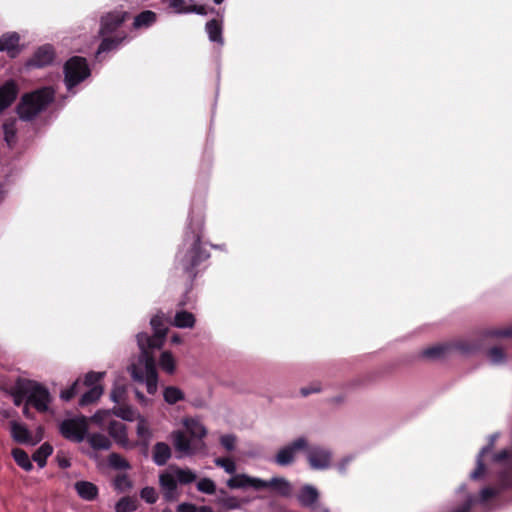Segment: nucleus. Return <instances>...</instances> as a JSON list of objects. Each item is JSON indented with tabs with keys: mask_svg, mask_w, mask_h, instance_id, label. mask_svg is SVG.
<instances>
[{
	"mask_svg": "<svg viewBox=\"0 0 512 512\" xmlns=\"http://www.w3.org/2000/svg\"><path fill=\"white\" fill-rule=\"evenodd\" d=\"M74 487L79 497L86 501H93L98 496V488L92 482L77 481Z\"/></svg>",
	"mask_w": 512,
	"mask_h": 512,
	"instance_id": "obj_22",
	"label": "nucleus"
},
{
	"mask_svg": "<svg viewBox=\"0 0 512 512\" xmlns=\"http://www.w3.org/2000/svg\"><path fill=\"white\" fill-rule=\"evenodd\" d=\"M471 506H472V503H471V501L468 500L465 503H463L460 507L453 510L452 512H470Z\"/></svg>",
	"mask_w": 512,
	"mask_h": 512,
	"instance_id": "obj_62",
	"label": "nucleus"
},
{
	"mask_svg": "<svg viewBox=\"0 0 512 512\" xmlns=\"http://www.w3.org/2000/svg\"><path fill=\"white\" fill-rule=\"evenodd\" d=\"M140 497L145 502H147L149 504H154V503H156V501L158 499V494H157V492H156L154 487L147 486V487H144L140 491Z\"/></svg>",
	"mask_w": 512,
	"mask_h": 512,
	"instance_id": "obj_51",
	"label": "nucleus"
},
{
	"mask_svg": "<svg viewBox=\"0 0 512 512\" xmlns=\"http://www.w3.org/2000/svg\"><path fill=\"white\" fill-rule=\"evenodd\" d=\"M175 478L177 483L186 485L194 482L197 478L196 474L190 469L177 468L175 470Z\"/></svg>",
	"mask_w": 512,
	"mask_h": 512,
	"instance_id": "obj_39",
	"label": "nucleus"
},
{
	"mask_svg": "<svg viewBox=\"0 0 512 512\" xmlns=\"http://www.w3.org/2000/svg\"><path fill=\"white\" fill-rule=\"evenodd\" d=\"M183 245L185 249L180 250L176 258L191 288L193 281L200 273V266L210 258V253L203 247L200 231L186 233Z\"/></svg>",
	"mask_w": 512,
	"mask_h": 512,
	"instance_id": "obj_1",
	"label": "nucleus"
},
{
	"mask_svg": "<svg viewBox=\"0 0 512 512\" xmlns=\"http://www.w3.org/2000/svg\"><path fill=\"white\" fill-rule=\"evenodd\" d=\"M115 489L126 491L132 488L133 483L127 474H118L114 479Z\"/></svg>",
	"mask_w": 512,
	"mask_h": 512,
	"instance_id": "obj_49",
	"label": "nucleus"
},
{
	"mask_svg": "<svg viewBox=\"0 0 512 512\" xmlns=\"http://www.w3.org/2000/svg\"><path fill=\"white\" fill-rule=\"evenodd\" d=\"M20 36L16 32L5 33L0 37V51H5L10 57H15L19 52Z\"/></svg>",
	"mask_w": 512,
	"mask_h": 512,
	"instance_id": "obj_18",
	"label": "nucleus"
},
{
	"mask_svg": "<svg viewBox=\"0 0 512 512\" xmlns=\"http://www.w3.org/2000/svg\"><path fill=\"white\" fill-rule=\"evenodd\" d=\"M169 6L174 8L178 13H184L182 10L186 8L184 0H166Z\"/></svg>",
	"mask_w": 512,
	"mask_h": 512,
	"instance_id": "obj_55",
	"label": "nucleus"
},
{
	"mask_svg": "<svg viewBox=\"0 0 512 512\" xmlns=\"http://www.w3.org/2000/svg\"><path fill=\"white\" fill-rule=\"evenodd\" d=\"M159 485L165 501L173 502L178 499L177 480L172 474L168 472L161 473L159 475Z\"/></svg>",
	"mask_w": 512,
	"mask_h": 512,
	"instance_id": "obj_12",
	"label": "nucleus"
},
{
	"mask_svg": "<svg viewBox=\"0 0 512 512\" xmlns=\"http://www.w3.org/2000/svg\"><path fill=\"white\" fill-rule=\"evenodd\" d=\"M308 462L313 469H326L330 466L331 454L323 448H312L308 452Z\"/></svg>",
	"mask_w": 512,
	"mask_h": 512,
	"instance_id": "obj_14",
	"label": "nucleus"
},
{
	"mask_svg": "<svg viewBox=\"0 0 512 512\" xmlns=\"http://www.w3.org/2000/svg\"><path fill=\"white\" fill-rule=\"evenodd\" d=\"M132 377L136 381H144L146 383L147 392L154 395L157 392L158 374L155 367V362L152 357H147L145 362V374L142 371L134 369Z\"/></svg>",
	"mask_w": 512,
	"mask_h": 512,
	"instance_id": "obj_8",
	"label": "nucleus"
},
{
	"mask_svg": "<svg viewBox=\"0 0 512 512\" xmlns=\"http://www.w3.org/2000/svg\"><path fill=\"white\" fill-rule=\"evenodd\" d=\"M15 462L18 466H20L25 471H31L33 469V465L29 459L28 454L21 448H14L11 452Z\"/></svg>",
	"mask_w": 512,
	"mask_h": 512,
	"instance_id": "obj_36",
	"label": "nucleus"
},
{
	"mask_svg": "<svg viewBox=\"0 0 512 512\" xmlns=\"http://www.w3.org/2000/svg\"><path fill=\"white\" fill-rule=\"evenodd\" d=\"M197 506L192 503H181L177 506V512H196Z\"/></svg>",
	"mask_w": 512,
	"mask_h": 512,
	"instance_id": "obj_56",
	"label": "nucleus"
},
{
	"mask_svg": "<svg viewBox=\"0 0 512 512\" xmlns=\"http://www.w3.org/2000/svg\"><path fill=\"white\" fill-rule=\"evenodd\" d=\"M174 447L177 451L189 453L191 451V442L187 435L181 431L176 430L171 434Z\"/></svg>",
	"mask_w": 512,
	"mask_h": 512,
	"instance_id": "obj_26",
	"label": "nucleus"
},
{
	"mask_svg": "<svg viewBox=\"0 0 512 512\" xmlns=\"http://www.w3.org/2000/svg\"><path fill=\"white\" fill-rule=\"evenodd\" d=\"M124 391L123 389L117 387V388H114L110 394V398L113 402L115 403H119L120 400H121V397L123 395Z\"/></svg>",
	"mask_w": 512,
	"mask_h": 512,
	"instance_id": "obj_59",
	"label": "nucleus"
},
{
	"mask_svg": "<svg viewBox=\"0 0 512 512\" xmlns=\"http://www.w3.org/2000/svg\"><path fill=\"white\" fill-rule=\"evenodd\" d=\"M157 20V15L155 12L151 10H145L139 13L135 18L133 22V27L135 29H139L142 27H150L153 25Z\"/></svg>",
	"mask_w": 512,
	"mask_h": 512,
	"instance_id": "obj_31",
	"label": "nucleus"
},
{
	"mask_svg": "<svg viewBox=\"0 0 512 512\" xmlns=\"http://www.w3.org/2000/svg\"><path fill=\"white\" fill-rule=\"evenodd\" d=\"M264 484V489L271 488L277 491L281 496L288 497L291 495V484L285 478L274 477L269 481L264 480Z\"/></svg>",
	"mask_w": 512,
	"mask_h": 512,
	"instance_id": "obj_23",
	"label": "nucleus"
},
{
	"mask_svg": "<svg viewBox=\"0 0 512 512\" xmlns=\"http://www.w3.org/2000/svg\"><path fill=\"white\" fill-rule=\"evenodd\" d=\"M311 509H312V512H329V510L326 507H324L318 503L315 504Z\"/></svg>",
	"mask_w": 512,
	"mask_h": 512,
	"instance_id": "obj_64",
	"label": "nucleus"
},
{
	"mask_svg": "<svg viewBox=\"0 0 512 512\" xmlns=\"http://www.w3.org/2000/svg\"><path fill=\"white\" fill-rule=\"evenodd\" d=\"M151 438L152 437L140 438L135 444L131 445V448L135 446H140L143 449V453L146 454L149 448Z\"/></svg>",
	"mask_w": 512,
	"mask_h": 512,
	"instance_id": "obj_57",
	"label": "nucleus"
},
{
	"mask_svg": "<svg viewBox=\"0 0 512 512\" xmlns=\"http://www.w3.org/2000/svg\"><path fill=\"white\" fill-rule=\"evenodd\" d=\"M138 507V502L135 497L125 496L122 497L115 505L116 512H134Z\"/></svg>",
	"mask_w": 512,
	"mask_h": 512,
	"instance_id": "obj_37",
	"label": "nucleus"
},
{
	"mask_svg": "<svg viewBox=\"0 0 512 512\" xmlns=\"http://www.w3.org/2000/svg\"><path fill=\"white\" fill-rule=\"evenodd\" d=\"M60 434L67 440L80 443L88 433V420L86 416L65 419L59 425Z\"/></svg>",
	"mask_w": 512,
	"mask_h": 512,
	"instance_id": "obj_6",
	"label": "nucleus"
},
{
	"mask_svg": "<svg viewBox=\"0 0 512 512\" xmlns=\"http://www.w3.org/2000/svg\"><path fill=\"white\" fill-rule=\"evenodd\" d=\"M494 461L504 463L505 467L499 474V487H485L480 492L481 501L496 497L502 490L512 488V449H504L494 455Z\"/></svg>",
	"mask_w": 512,
	"mask_h": 512,
	"instance_id": "obj_3",
	"label": "nucleus"
},
{
	"mask_svg": "<svg viewBox=\"0 0 512 512\" xmlns=\"http://www.w3.org/2000/svg\"><path fill=\"white\" fill-rule=\"evenodd\" d=\"M150 324L154 330V335L163 342L167 332V328L162 323L161 318L158 316H154L151 319Z\"/></svg>",
	"mask_w": 512,
	"mask_h": 512,
	"instance_id": "obj_46",
	"label": "nucleus"
},
{
	"mask_svg": "<svg viewBox=\"0 0 512 512\" xmlns=\"http://www.w3.org/2000/svg\"><path fill=\"white\" fill-rule=\"evenodd\" d=\"M105 372L90 371L85 375L84 381L82 382L84 387H93L100 385L99 382L104 378Z\"/></svg>",
	"mask_w": 512,
	"mask_h": 512,
	"instance_id": "obj_43",
	"label": "nucleus"
},
{
	"mask_svg": "<svg viewBox=\"0 0 512 512\" xmlns=\"http://www.w3.org/2000/svg\"><path fill=\"white\" fill-rule=\"evenodd\" d=\"M219 493L223 496L217 499V503L226 510H235L240 508L242 503H247V500L239 499L235 496H228L224 489H220Z\"/></svg>",
	"mask_w": 512,
	"mask_h": 512,
	"instance_id": "obj_25",
	"label": "nucleus"
},
{
	"mask_svg": "<svg viewBox=\"0 0 512 512\" xmlns=\"http://www.w3.org/2000/svg\"><path fill=\"white\" fill-rule=\"evenodd\" d=\"M195 426H196V428L191 431L192 435L199 439L205 437L207 434L206 429L202 425H199V424H196Z\"/></svg>",
	"mask_w": 512,
	"mask_h": 512,
	"instance_id": "obj_60",
	"label": "nucleus"
},
{
	"mask_svg": "<svg viewBox=\"0 0 512 512\" xmlns=\"http://www.w3.org/2000/svg\"><path fill=\"white\" fill-rule=\"evenodd\" d=\"M29 405L27 402L26 404L24 405L23 407V415L27 418V419H33L34 418V414L31 412L30 408H29Z\"/></svg>",
	"mask_w": 512,
	"mask_h": 512,
	"instance_id": "obj_63",
	"label": "nucleus"
},
{
	"mask_svg": "<svg viewBox=\"0 0 512 512\" xmlns=\"http://www.w3.org/2000/svg\"><path fill=\"white\" fill-rule=\"evenodd\" d=\"M55 58V51L52 45L46 44L39 47L33 56L28 60L27 65L42 68L50 65Z\"/></svg>",
	"mask_w": 512,
	"mask_h": 512,
	"instance_id": "obj_11",
	"label": "nucleus"
},
{
	"mask_svg": "<svg viewBox=\"0 0 512 512\" xmlns=\"http://www.w3.org/2000/svg\"><path fill=\"white\" fill-rule=\"evenodd\" d=\"M107 414V412L105 411H98L96 412L92 417H91V421L92 422H95V423H101L104 419V416Z\"/></svg>",
	"mask_w": 512,
	"mask_h": 512,
	"instance_id": "obj_61",
	"label": "nucleus"
},
{
	"mask_svg": "<svg viewBox=\"0 0 512 512\" xmlns=\"http://www.w3.org/2000/svg\"><path fill=\"white\" fill-rule=\"evenodd\" d=\"M205 28H206V32L209 36V39L212 42L223 44L222 24L220 21H218L216 19H212L206 23Z\"/></svg>",
	"mask_w": 512,
	"mask_h": 512,
	"instance_id": "obj_32",
	"label": "nucleus"
},
{
	"mask_svg": "<svg viewBox=\"0 0 512 512\" xmlns=\"http://www.w3.org/2000/svg\"><path fill=\"white\" fill-rule=\"evenodd\" d=\"M109 435L123 448H131L127 435V427L124 423L113 420L108 426Z\"/></svg>",
	"mask_w": 512,
	"mask_h": 512,
	"instance_id": "obj_16",
	"label": "nucleus"
},
{
	"mask_svg": "<svg viewBox=\"0 0 512 512\" xmlns=\"http://www.w3.org/2000/svg\"><path fill=\"white\" fill-rule=\"evenodd\" d=\"M172 456L170 446L165 442H157L152 451L153 462L158 466H164L167 464Z\"/></svg>",
	"mask_w": 512,
	"mask_h": 512,
	"instance_id": "obj_20",
	"label": "nucleus"
},
{
	"mask_svg": "<svg viewBox=\"0 0 512 512\" xmlns=\"http://www.w3.org/2000/svg\"><path fill=\"white\" fill-rule=\"evenodd\" d=\"M4 139L7 145L12 148L16 143V126L15 121L5 122L3 124Z\"/></svg>",
	"mask_w": 512,
	"mask_h": 512,
	"instance_id": "obj_40",
	"label": "nucleus"
},
{
	"mask_svg": "<svg viewBox=\"0 0 512 512\" xmlns=\"http://www.w3.org/2000/svg\"><path fill=\"white\" fill-rule=\"evenodd\" d=\"M18 95L17 84L13 80L5 82L0 87V112L8 108Z\"/></svg>",
	"mask_w": 512,
	"mask_h": 512,
	"instance_id": "obj_17",
	"label": "nucleus"
},
{
	"mask_svg": "<svg viewBox=\"0 0 512 512\" xmlns=\"http://www.w3.org/2000/svg\"><path fill=\"white\" fill-rule=\"evenodd\" d=\"M484 335L486 337H492V338L512 337V328L511 327L491 328V329H487L485 331Z\"/></svg>",
	"mask_w": 512,
	"mask_h": 512,
	"instance_id": "obj_48",
	"label": "nucleus"
},
{
	"mask_svg": "<svg viewBox=\"0 0 512 512\" xmlns=\"http://www.w3.org/2000/svg\"><path fill=\"white\" fill-rule=\"evenodd\" d=\"M198 491L212 495L216 493V484L210 478H202L197 482Z\"/></svg>",
	"mask_w": 512,
	"mask_h": 512,
	"instance_id": "obj_44",
	"label": "nucleus"
},
{
	"mask_svg": "<svg viewBox=\"0 0 512 512\" xmlns=\"http://www.w3.org/2000/svg\"><path fill=\"white\" fill-rule=\"evenodd\" d=\"M103 391L102 385L90 387L79 399V406L84 407L95 403L101 397Z\"/></svg>",
	"mask_w": 512,
	"mask_h": 512,
	"instance_id": "obj_30",
	"label": "nucleus"
},
{
	"mask_svg": "<svg viewBox=\"0 0 512 512\" xmlns=\"http://www.w3.org/2000/svg\"><path fill=\"white\" fill-rule=\"evenodd\" d=\"M53 447L49 443L42 444L32 455V459L43 468L47 463V458L52 454Z\"/></svg>",
	"mask_w": 512,
	"mask_h": 512,
	"instance_id": "obj_34",
	"label": "nucleus"
},
{
	"mask_svg": "<svg viewBox=\"0 0 512 512\" xmlns=\"http://www.w3.org/2000/svg\"><path fill=\"white\" fill-rule=\"evenodd\" d=\"M54 101V91L50 87H43L25 93L17 105V113L21 120L31 121Z\"/></svg>",
	"mask_w": 512,
	"mask_h": 512,
	"instance_id": "obj_2",
	"label": "nucleus"
},
{
	"mask_svg": "<svg viewBox=\"0 0 512 512\" xmlns=\"http://www.w3.org/2000/svg\"><path fill=\"white\" fill-rule=\"evenodd\" d=\"M136 433L139 439L144 437H152V431L149 428L147 421L143 417L139 418L138 420Z\"/></svg>",
	"mask_w": 512,
	"mask_h": 512,
	"instance_id": "obj_52",
	"label": "nucleus"
},
{
	"mask_svg": "<svg viewBox=\"0 0 512 512\" xmlns=\"http://www.w3.org/2000/svg\"><path fill=\"white\" fill-rule=\"evenodd\" d=\"M184 13H196V14H199V15H206L207 14V9L204 5H190V6H186V8H184L182 10Z\"/></svg>",
	"mask_w": 512,
	"mask_h": 512,
	"instance_id": "obj_54",
	"label": "nucleus"
},
{
	"mask_svg": "<svg viewBox=\"0 0 512 512\" xmlns=\"http://www.w3.org/2000/svg\"><path fill=\"white\" fill-rule=\"evenodd\" d=\"M214 462L216 466L223 468L229 474H234L236 471V464L230 458L218 457Z\"/></svg>",
	"mask_w": 512,
	"mask_h": 512,
	"instance_id": "obj_50",
	"label": "nucleus"
},
{
	"mask_svg": "<svg viewBox=\"0 0 512 512\" xmlns=\"http://www.w3.org/2000/svg\"><path fill=\"white\" fill-rule=\"evenodd\" d=\"M27 385L29 393L27 395V403L32 405L38 412L44 413L48 410L51 396L48 389L42 384L29 380Z\"/></svg>",
	"mask_w": 512,
	"mask_h": 512,
	"instance_id": "obj_7",
	"label": "nucleus"
},
{
	"mask_svg": "<svg viewBox=\"0 0 512 512\" xmlns=\"http://www.w3.org/2000/svg\"><path fill=\"white\" fill-rule=\"evenodd\" d=\"M30 382L28 379L19 378L17 379L14 389H13V397L14 404L16 406H20L23 402V399L27 397L30 390H28V386Z\"/></svg>",
	"mask_w": 512,
	"mask_h": 512,
	"instance_id": "obj_29",
	"label": "nucleus"
},
{
	"mask_svg": "<svg viewBox=\"0 0 512 512\" xmlns=\"http://www.w3.org/2000/svg\"><path fill=\"white\" fill-rule=\"evenodd\" d=\"M497 437H498L497 434L490 435L489 443L480 450V452L477 456L476 468L470 475L471 479L478 480L481 477H483V475L485 474L486 466H485L483 457L485 455L489 454L493 450Z\"/></svg>",
	"mask_w": 512,
	"mask_h": 512,
	"instance_id": "obj_15",
	"label": "nucleus"
},
{
	"mask_svg": "<svg viewBox=\"0 0 512 512\" xmlns=\"http://www.w3.org/2000/svg\"><path fill=\"white\" fill-rule=\"evenodd\" d=\"M137 341L140 349L147 354V349L160 348L162 341L155 335L150 336L147 333H139L137 335Z\"/></svg>",
	"mask_w": 512,
	"mask_h": 512,
	"instance_id": "obj_28",
	"label": "nucleus"
},
{
	"mask_svg": "<svg viewBox=\"0 0 512 512\" xmlns=\"http://www.w3.org/2000/svg\"><path fill=\"white\" fill-rule=\"evenodd\" d=\"M220 443L227 451H232L235 448L236 437L232 434L223 435L220 438Z\"/></svg>",
	"mask_w": 512,
	"mask_h": 512,
	"instance_id": "obj_53",
	"label": "nucleus"
},
{
	"mask_svg": "<svg viewBox=\"0 0 512 512\" xmlns=\"http://www.w3.org/2000/svg\"><path fill=\"white\" fill-rule=\"evenodd\" d=\"M108 464L114 470H129L131 465L122 455L113 452L108 456Z\"/></svg>",
	"mask_w": 512,
	"mask_h": 512,
	"instance_id": "obj_38",
	"label": "nucleus"
},
{
	"mask_svg": "<svg viewBox=\"0 0 512 512\" xmlns=\"http://www.w3.org/2000/svg\"><path fill=\"white\" fill-rule=\"evenodd\" d=\"M112 412L117 417L126 421H133L135 418V411L129 406L114 407Z\"/></svg>",
	"mask_w": 512,
	"mask_h": 512,
	"instance_id": "obj_45",
	"label": "nucleus"
},
{
	"mask_svg": "<svg viewBox=\"0 0 512 512\" xmlns=\"http://www.w3.org/2000/svg\"><path fill=\"white\" fill-rule=\"evenodd\" d=\"M320 390H321V388H320L319 384H312L309 387L301 388L300 393H301L302 396H308V395H310L312 393L319 392Z\"/></svg>",
	"mask_w": 512,
	"mask_h": 512,
	"instance_id": "obj_58",
	"label": "nucleus"
},
{
	"mask_svg": "<svg viewBox=\"0 0 512 512\" xmlns=\"http://www.w3.org/2000/svg\"><path fill=\"white\" fill-rule=\"evenodd\" d=\"M128 18V13L124 11L110 12L101 18L100 35H110L116 32Z\"/></svg>",
	"mask_w": 512,
	"mask_h": 512,
	"instance_id": "obj_10",
	"label": "nucleus"
},
{
	"mask_svg": "<svg viewBox=\"0 0 512 512\" xmlns=\"http://www.w3.org/2000/svg\"><path fill=\"white\" fill-rule=\"evenodd\" d=\"M87 441L94 450H108L112 443L108 437L101 433H87Z\"/></svg>",
	"mask_w": 512,
	"mask_h": 512,
	"instance_id": "obj_27",
	"label": "nucleus"
},
{
	"mask_svg": "<svg viewBox=\"0 0 512 512\" xmlns=\"http://www.w3.org/2000/svg\"><path fill=\"white\" fill-rule=\"evenodd\" d=\"M163 398L169 405H174L177 402L185 399L184 392L176 386H167L163 390Z\"/></svg>",
	"mask_w": 512,
	"mask_h": 512,
	"instance_id": "obj_33",
	"label": "nucleus"
},
{
	"mask_svg": "<svg viewBox=\"0 0 512 512\" xmlns=\"http://www.w3.org/2000/svg\"><path fill=\"white\" fill-rule=\"evenodd\" d=\"M126 37L125 32L117 33L114 37H109L108 35L103 36L97 50V55L115 49Z\"/></svg>",
	"mask_w": 512,
	"mask_h": 512,
	"instance_id": "obj_24",
	"label": "nucleus"
},
{
	"mask_svg": "<svg viewBox=\"0 0 512 512\" xmlns=\"http://www.w3.org/2000/svg\"><path fill=\"white\" fill-rule=\"evenodd\" d=\"M159 364L160 367L169 374L173 373L175 370V360L172 353L169 351H165L161 354Z\"/></svg>",
	"mask_w": 512,
	"mask_h": 512,
	"instance_id": "obj_41",
	"label": "nucleus"
},
{
	"mask_svg": "<svg viewBox=\"0 0 512 512\" xmlns=\"http://www.w3.org/2000/svg\"><path fill=\"white\" fill-rule=\"evenodd\" d=\"M264 480L252 478L246 474H236L227 480V486L230 489H240L253 487L257 490L264 489Z\"/></svg>",
	"mask_w": 512,
	"mask_h": 512,
	"instance_id": "obj_13",
	"label": "nucleus"
},
{
	"mask_svg": "<svg viewBox=\"0 0 512 512\" xmlns=\"http://www.w3.org/2000/svg\"><path fill=\"white\" fill-rule=\"evenodd\" d=\"M195 321L194 315L185 310L177 312L174 317V325L179 328H192Z\"/></svg>",
	"mask_w": 512,
	"mask_h": 512,
	"instance_id": "obj_35",
	"label": "nucleus"
},
{
	"mask_svg": "<svg viewBox=\"0 0 512 512\" xmlns=\"http://www.w3.org/2000/svg\"><path fill=\"white\" fill-rule=\"evenodd\" d=\"M477 349L478 344L476 342L459 339L429 347L422 352V356L425 358L437 359L446 356L452 351H458L461 354H469Z\"/></svg>",
	"mask_w": 512,
	"mask_h": 512,
	"instance_id": "obj_4",
	"label": "nucleus"
},
{
	"mask_svg": "<svg viewBox=\"0 0 512 512\" xmlns=\"http://www.w3.org/2000/svg\"><path fill=\"white\" fill-rule=\"evenodd\" d=\"M297 499L303 507L312 508L318 502L319 493L315 487L305 485L300 489Z\"/></svg>",
	"mask_w": 512,
	"mask_h": 512,
	"instance_id": "obj_19",
	"label": "nucleus"
},
{
	"mask_svg": "<svg viewBox=\"0 0 512 512\" xmlns=\"http://www.w3.org/2000/svg\"><path fill=\"white\" fill-rule=\"evenodd\" d=\"M91 74L87 60L81 56H73L64 65L65 83L72 89L88 78Z\"/></svg>",
	"mask_w": 512,
	"mask_h": 512,
	"instance_id": "obj_5",
	"label": "nucleus"
},
{
	"mask_svg": "<svg viewBox=\"0 0 512 512\" xmlns=\"http://www.w3.org/2000/svg\"><path fill=\"white\" fill-rule=\"evenodd\" d=\"M83 387V383L77 379L69 388L61 392L60 397L64 401H70L82 390Z\"/></svg>",
	"mask_w": 512,
	"mask_h": 512,
	"instance_id": "obj_42",
	"label": "nucleus"
},
{
	"mask_svg": "<svg viewBox=\"0 0 512 512\" xmlns=\"http://www.w3.org/2000/svg\"><path fill=\"white\" fill-rule=\"evenodd\" d=\"M10 432L13 440L20 444H27L32 441V436L27 427L17 421L10 422Z\"/></svg>",
	"mask_w": 512,
	"mask_h": 512,
	"instance_id": "obj_21",
	"label": "nucleus"
},
{
	"mask_svg": "<svg viewBox=\"0 0 512 512\" xmlns=\"http://www.w3.org/2000/svg\"><path fill=\"white\" fill-rule=\"evenodd\" d=\"M306 447H307L306 439L303 437H300V438L294 440L289 445L281 448L275 457V462L280 466L290 465L294 461L295 452L305 449Z\"/></svg>",
	"mask_w": 512,
	"mask_h": 512,
	"instance_id": "obj_9",
	"label": "nucleus"
},
{
	"mask_svg": "<svg viewBox=\"0 0 512 512\" xmlns=\"http://www.w3.org/2000/svg\"><path fill=\"white\" fill-rule=\"evenodd\" d=\"M488 357L493 364H501L506 360L505 352L500 347H492L488 350Z\"/></svg>",
	"mask_w": 512,
	"mask_h": 512,
	"instance_id": "obj_47",
	"label": "nucleus"
}]
</instances>
